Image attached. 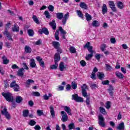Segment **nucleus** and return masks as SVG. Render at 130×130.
<instances>
[{
  "instance_id": "obj_1",
  "label": "nucleus",
  "mask_w": 130,
  "mask_h": 130,
  "mask_svg": "<svg viewBox=\"0 0 130 130\" xmlns=\"http://www.w3.org/2000/svg\"><path fill=\"white\" fill-rule=\"evenodd\" d=\"M54 60L55 64L53 65H51L50 69L51 70H56L57 69V67H58V61L60 60V55L59 53H56L54 56Z\"/></svg>"
},
{
  "instance_id": "obj_2",
  "label": "nucleus",
  "mask_w": 130,
  "mask_h": 130,
  "mask_svg": "<svg viewBox=\"0 0 130 130\" xmlns=\"http://www.w3.org/2000/svg\"><path fill=\"white\" fill-rule=\"evenodd\" d=\"M2 95L4 96L6 100L8 101V102H13V100H14V98L13 97V95L10 92H2Z\"/></svg>"
},
{
  "instance_id": "obj_3",
  "label": "nucleus",
  "mask_w": 130,
  "mask_h": 130,
  "mask_svg": "<svg viewBox=\"0 0 130 130\" xmlns=\"http://www.w3.org/2000/svg\"><path fill=\"white\" fill-rule=\"evenodd\" d=\"M10 87L13 88L15 92H19L20 91V86L17 84L16 81H14L11 83Z\"/></svg>"
},
{
  "instance_id": "obj_4",
  "label": "nucleus",
  "mask_w": 130,
  "mask_h": 130,
  "mask_svg": "<svg viewBox=\"0 0 130 130\" xmlns=\"http://www.w3.org/2000/svg\"><path fill=\"white\" fill-rule=\"evenodd\" d=\"M72 100H75L76 102H84L83 98L79 96L78 94L75 93L72 95Z\"/></svg>"
},
{
  "instance_id": "obj_5",
  "label": "nucleus",
  "mask_w": 130,
  "mask_h": 130,
  "mask_svg": "<svg viewBox=\"0 0 130 130\" xmlns=\"http://www.w3.org/2000/svg\"><path fill=\"white\" fill-rule=\"evenodd\" d=\"M99 124L104 127L105 126V121L104 117H103V115H101L99 116Z\"/></svg>"
},
{
  "instance_id": "obj_6",
  "label": "nucleus",
  "mask_w": 130,
  "mask_h": 130,
  "mask_svg": "<svg viewBox=\"0 0 130 130\" xmlns=\"http://www.w3.org/2000/svg\"><path fill=\"white\" fill-rule=\"evenodd\" d=\"M1 113L3 115H5L7 119H10L11 116L10 115V113L8 112L7 107H4V110L1 111Z\"/></svg>"
},
{
  "instance_id": "obj_7",
  "label": "nucleus",
  "mask_w": 130,
  "mask_h": 130,
  "mask_svg": "<svg viewBox=\"0 0 130 130\" xmlns=\"http://www.w3.org/2000/svg\"><path fill=\"white\" fill-rule=\"evenodd\" d=\"M60 113L62 117L61 120H62L63 122H66V121H68V119H69V117L68 116V114H67V113H66L64 111H61Z\"/></svg>"
},
{
  "instance_id": "obj_8",
  "label": "nucleus",
  "mask_w": 130,
  "mask_h": 130,
  "mask_svg": "<svg viewBox=\"0 0 130 130\" xmlns=\"http://www.w3.org/2000/svg\"><path fill=\"white\" fill-rule=\"evenodd\" d=\"M109 6L111 9V10L112 12H114V13H116L117 12V9H116V7H115V4H114V2L113 1H110L109 2Z\"/></svg>"
},
{
  "instance_id": "obj_9",
  "label": "nucleus",
  "mask_w": 130,
  "mask_h": 130,
  "mask_svg": "<svg viewBox=\"0 0 130 130\" xmlns=\"http://www.w3.org/2000/svg\"><path fill=\"white\" fill-rule=\"evenodd\" d=\"M69 18H70V13L68 12L63 16V18L62 19V25H64L66 24H67V21H68V19H69Z\"/></svg>"
},
{
  "instance_id": "obj_10",
  "label": "nucleus",
  "mask_w": 130,
  "mask_h": 130,
  "mask_svg": "<svg viewBox=\"0 0 130 130\" xmlns=\"http://www.w3.org/2000/svg\"><path fill=\"white\" fill-rule=\"evenodd\" d=\"M39 32L41 35H42L43 33L45 34V35H48V34H49V31H48V29H47L46 27L43 28L42 29H40Z\"/></svg>"
},
{
  "instance_id": "obj_11",
  "label": "nucleus",
  "mask_w": 130,
  "mask_h": 130,
  "mask_svg": "<svg viewBox=\"0 0 130 130\" xmlns=\"http://www.w3.org/2000/svg\"><path fill=\"white\" fill-rule=\"evenodd\" d=\"M3 34L6 35V37H8L9 40H11V41H13V38H12V35H11L10 32L8 31V29L5 28V31L3 32Z\"/></svg>"
},
{
  "instance_id": "obj_12",
  "label": "nucleus",
  "mask_w": 130,
  "mask_h": 130,
  "mask_svg": "<svg viewBox=\"0 0 130 130\" xmlns=\"http://www.w3.org/2000/svg\"><path fill=\"white\" fill-rule=\"evenodd\" d=\"M25 73V70L24 68H20L17 72V75L18 77H23Z\"/></svg>"
},
{
  "instance_id": "obj_13",
  "label": "nucleus",
  "mask_w": 130,
  "mask_h": 130,
  "mask_svg": "<svg viewBox=\"0 0 130 130\" xmlns=\"http://www.w3.org/2000/svg\"><path fill=\"white\" fill-rule=\"evenodd\" d=\"M90 42H88L84 46V48H87L88 51H93V46H90Z\"/></svg>"
},
{
  "instance_id": "obj_14",
  "label": "nucleus",
  "mask_w": 130,
  "mask_h": 130,
  "mask_svg": "<svg viewBox=\"0 0 130 130\" xmlns=\"http://www.w3.org/2000/svg\"><path fill=\"white\" fill-rule=\"evenodd\" d=\"M50 112L51 113V115L52 118H54V116H55V112H54V108L52 105L50 106Z\"/></svg>"
},
{
  "instance_id": "obj_15",
  "label": "nucleus",
  "mask_w": 130,
  "mask_h": 130,
  "mask_svg": "<svg viewBox=\"0 0 130 130\" xmlns=\"http://www.w3.org/2000/svg\"><path fill=\"white\" fill-rule=\"evenodd\" d=\"M49 25L52 27L53 30H55V29H56V23H55V20H54V19L49 22Z\"/></svg>"
},
{
  "instance_id": "obj_16",
  "label": "nucleus",
  "mask_w": 130,
  "mask_h": 130,
  "mask_svg": "<svg viewBox=\"0 0 130 130\" xmlns=\"http://www.w3.org/2000/svg\"><path fill=\"white\" fill-rule=\"evenodd\" d=\"M90 54H88L87 55L85 56V59L86 60H90L92 57H93V54L94 53V51H89Z\"/></svg>"
},
{
  "instance_id": "obj_17",
  "label": "nucleus",
  "mask_w": 130,
  "mask_h": 130,
  "mask_svg": "<svg viewBox=\"0 0 130 130\" xmlns=\"http://www.w3.org/2000/svg\"><path fill=\"white\" fill-rule=\"evenodd\" d=\"M117 4V7L118 9H120V10H122L123 8H124V5H123V3L120 1H118L116 3Z\"/></svg>"
},
{
  "instance_id": "obj_18",
  "label": "nucleus",
  "mask_w": 130,
  "mask_h": 130,
  "mask_svg": "<svg viewBox=\"0 0 130 130\" xmlns=\"http://www.w3.org/2000/svg\"><path fill=\"white\" fill-rule=\"evenodd\" d=\"M64 110L69 114V115H72V110L71 108L68 106H64Z\"/></svg>"
},
{
  "instance_id": "obj_19",
  "label": "nucleus",
  "mask_w": 130,
  "mask_h": 130,
  "mask_svg": "<svg viewBox=\"0 0 130 130\" xmlns=\"http://www.w3.org/2000/svg\"><path fill=\"white\" fill-rule=\"evenodd\" d=\"M29 66L32 69L36 68V63L35 62V60L34 59H30Z\"/></svg>"
},
{
  "instance_id": "obj_20",
  "label": "nucleus",
  "mask_w": 130,
  "mask_h": 130,
  "mask_svg": "<svg viewBox=\"0 0 130 130\" xmlns=\"http://www.w3.org/2000/svg\"><path fill=\"white\" fill-rule=\"evenodd\" d=\"M53 46L55 48V49H58V48L60 46V44L58 42L53 41L52 43Z\"/></svg>"
},
{
  "instance_id": "obj_21",
  "label": "nucleus",
  "mask_w": 130,
  "mask_h": 130,
  "mask_svg": "<svg viewBox=\"0 0 130 130\" xmlns=\"http://www.w3.org/2000/svg\"><path fill=\"white\" fill-rule=\"evenodd\" d=\"M96 76L99 80H101V81L104 79V74L103 73L98 72Z\"/></svg>"
},
{
  "instance_id": "obj_22",
  "label": "nucleus",
  "mask_w": 130,
  "mask_h": 130,
  "mask_svg": "<svg viewBox=\"0 0 130 130\" xmlns=\"http://www.w3.org/2000/svg\"><path fill=\"white\" fill-rule=\"evenodd\" d=\"M56 17L58 20H61L63 18V13L60 12L57 13L56 14Z\"/></svg>"
},
{
  "instance_id": "obj_23",
  "label": "nucleus",
  "mask_w": 130,
  "mask_h": 130,
  "mask_svg": "<svg viewBox=\"0 0 130 130\" xmlns=\"http://www.w3.org/2000/svg\"><path fill=\"white\" fill-rule=\"evenodd\" d=\"M59 69L61 72H63V70L66 69L64 67V63L63 62H61L59 64Z\"/></svg>"
},
{
  "instance_id": "obj_24",
  "label": "nucleus",
  "mask_w": 130,
  "mask_h": 130,
  "mask_svg": "<svg viewBox=\"0 0 130 130\" xmlns=\"http://www.w3.org/2000/svg\"><path fill=\"white\" fill-rule=\"evenodd\" d=\"M102 12L103 15L107 13V6H106V4H103Z\"/></svg>"
},
{
  "instance_id": "obj_25",
  "label": "nucleus",
  "mask_w": 130,
  "mask_h": 130,
  "mask_svg": "<svg viewBox=\"0 0 130 130\" xmlns=\"http://www.w3.org/2000/svg\"><path fill=\"white\" fill-rule=\"evenodd\" d=\"M23 102V98L21 96H17L16 98V102L17 103H21Z\"/></svg>"
},
{
  "instance_id": "obj_26",
  "label": "nucleus",
  "mask_w": 130,
  "mask_h": 130,
  "mask_svg": "<svg viewBox=\"0 0 130 130\" xmlns=\"http://www.w3.org/2000/svg\"><path fill=\"white\" fill-rule=\"evenodd\" d=\"M32 19L34 20L35 23H36V24H38V25H39L40 24V22H39V20L38 19L36 15H32Z\"/></svg>"
},
{
  "instance_id": "obj_27",
  "label": "nucleus",
  "mask_w": 130,
  "mask_h": 130,
  "mask_svg": "<svg viewBox=\"0 0 130 130\" xmlns=\"http://www.w3.org/2000/svg\"><path fill=\"white\" fill-rule=\"evenodd\" d=\"M12 31L13 32H19V26L17 25V24H15L14 25V27H12Z\"/></svg>"
},
{
  "instance_id": "obj_28",
  "label": "nucleus",
  "mask_w": 130,
  "mask_h": 130,
  "mask_svg": "<svg viewBox=\"0 0 130 130\" xmlns=\"http://www.w3.org/2000/svg\"><path fill=\"white\" fill-rule=\"evenodd\" d=\"M85 18L87 22H90L92 20V16H91V15L88 14V13H85Z\"/></svg>"
},
{
  "instance_id": "obj_29",
  "label": "nucleus",
  "mask_w": 130,
  "mask_h": 130,
  "mask_svg": "<svg viewBox=\"0 0 130 130\" xmlns=\"http://www.w3.org/2000/svg\"><path fill=\"white\" fill-rule=\"evenodd\" d=\"M80 8H82V9H84L85 10H87L88 9V6H87V4H86L84 2H81L80 4Z\"/></svg>"
},
{
  "instance_id": "obj_30",
  "label": "nucleus",
  "mask_w": 130,
  "mask_h": 130,
  "mask_svg": "<svg viewBox=\"0 0 130 130\" xmlns=\"http://www.w3.org/2000/svg\"><path fill=\"white\" fill-rule=\"evenodd\" d=\"M116 76L117 78H119V79H123L124 77L123 75L118 71L116 72Z\"/></svg>"
},
{
  "instance_id": "obj_31",
  "label": "nucleus",
  "mask_w": 130,
  "mask_h": 130,
  "mask_svg": "<svg viewBox=\"0 0 130 130\" xmlns=\"http://www.w3.org/2000/svg\"><path fill=\"white\" fill-rule=\"evenodd\" d=\"M92 25L93 27H99V26H100V24H99V22L97 20L93 21L92 23Z\"/></svg>"
},
{
  "instance_id": "obj_32",
  "label": "nucleus",
  "mask_w": 130,
  "mask_h": 130,
  "mask_svg": "<svg viewBox=\"0 0 130 130\" xmlns=\"http://www.w3.org/2000/svg\"><path fill=\"white\" fill-rule=\"evenodd\" d=\"M27 33L30 37H33L34 36V30L33 29H27Z\"/></svg>"
},
{
  "instance_id": "obj_33",
  "label": "nucleus",
  "mask_w": 130,
  "mask_h": 130,
  "mask_svg": "<svg viewBox=\"0 0 130 130\" xmlns=\"http://www.w3.org/2000/svg\"><path fill=\"white\" fill-rule=\"evenodd\" d=\"M22 115L23 117H28V115H29V110H23Z\"/></svg>"
},
{
  "instance_id": "obj_34",
  "label": "nucleus",
  "mask_w": 130,
  "mask_h": 130,
  "mask_svg": "<svg viewBox=\"0 0 130 130\" xmlns=\"http://www.w3.org/2000/svg\"><path fill=\"white\" fill-rule=\"evenodd\" d=\"M25 50L26 53H31V51H32V49L29 46H26L25 47Z\"/></svg>"
},
{
  "instance_id": "obj_35",
  "label": "nucleus",
  "mask_w": 130,
  "mask_h": 130,
  "mask_svg": "<svg viewBox=\"0 0 130 130\" xmlns=\"http://www.w3.org/2000/svg\"><path fill=\"white\" fill-rule=\"evenodd\" d=\"M100 111L101 113H102V114H104V115L107 114L106 111L105 110V109H104V108H103L102 107H100Z\"/></svg>"
},
{
  "instance_id": "obj_36",
  "label": "nucleus",
  "mask_w": 130,
  "mask_h": 130,
  "mask_svg": "<svg viewBox=\"0 0 130 130\" xmlns=\"http://www.w3.org/2000/svg\"><path fill=\"white\" fill-rule=\"evenodd\" d=\"M77 13L78 17L83 19L84 18V15L82 13V12L80 10H77Z\"/></svg>"
},
{
  "instance_id": "obj_37",
  "label": "nucleus",
  "mask_w": 130,
  "mask_h": 130,
  "mask_svg": "<svg viewBox=\"0 0 130 130\" xmlns=\"http://www.w3.org/2000/svg\"><path fill=\"white\" fill-rule=\"evenodd\" d=\"M82 94L83 97H85V98H88V93L87 92V90H82Z\"/></svg>"
},
{
  "instance_id": "obj_38",
  "label": "nucleus",
  "mask_w": 130,
  "mask_h": 130,
  "mask_svg": "<svg viewBox=\"0 0 130 130\" xmlns=\"http://www.w3.org/2000/svg\"><path fill=\"white\" fill-rule=\"evenodd\" d=\"M105 66H106L107 71H109V72H111V71L113 70V68H112V67H111L110 64H106Z\"/></svg>"
},
{
  "instance_id": "obj_39",
  "label": "nucleus",
  "mask_w": 130,
  "mask_h": 130,
  "mask_svg": "<svg viewBox=\"0 0 130 130\" xmlns=\"http://www.w3.org/2000/svg\"><path fill=\"white\" fill-rule=\"evenodd\" d=\"M44 15L47 19H50L51 16L48 11H45L44 12Z\"/></svg>"
},
{
  "instance_id": "obj_40",
  "label": "nucleus",
  "mask_w": 130,
  "mask_h": 130,
  "mask_svg": "<svg viewBox=\"0 0 130 130\" xmlns=\"http://www.w3.org/2000/svg\"><path fill=\"white\" fill-rule=\"evenodd\" d=\"M77 84L76 83V82H75V81H73L71 83V87L72 88V89H73L74 90H76V89L77 88Z\"/></svg>"
},
{
  "instance_id": "obj_41",
  "label": "nucleus",
  "mask_w": 130,
  "mask_h": 130,
  "mask_svg": "<svg viewBox=\"0 0 130 130\" xmlns=\"http://www.w3.org/2000/svg\"><path fill=\"white\" fill-rule=\"evenodd\" d=\"M59 30L60 32H61V34H63V35H66V34H67V31L63 30V29H62V27L61 26L59 27Z\"/></svg>"
},
{
  "instance_id": "obj_42",
  "label": "nucleus",
  "mask_w": 130,
  "mask_h": 130,
  "mask_svg": "<svg viewBox=\"0 0 130 130\" xmlns=\"http://www.w3.org/2000/svg\"><path fill=\"white\" fill-rule=\"evenodd\" d=\"M37 113L39 116H41V115H44V113H43V111L38 110L37 111Z\"/></svg>"
},
{
  "instance_id": "obj_43",
  "label": "nucleus",
  "mask_w": 130,
  "mask_h": 130,
  "mask_svg": "<svg viewBox=\"0 0 130 130\" xmlns=\"http://www.w3.org/2000/svg\"><path fill=\"white\" fill-rule=\"evenodd\" d=\"M69 129H75V123H72L68 125Z\"/></svg>"
},
{
  "instance_id": "obj_44",
  "label": "nucleus",
  "mask_w": 130,
  "mask_h": 130,
  "mask_svg": "<svg viewBox=\"0 0 130 130\" xmlns=\"http://www.w3.org/2000/svg\"><path fill=\"white\" fill-rule=\"evenodd\" d=\"M31 94L32 96H36L37 97H39L40 96V93L38 91H32Z\"/></svg>"
},
{
  "instance_id": "obj_45",
  "label": "nucleus",
  "mask_w": 130,
  "mask_h": 130,
  "mask_svg": "<svg viewBox=\"0 0 130 130\" xmlns=\"http://www.w3.org/2000/svg\"><path fill=\"white\" fill-rule=\"evenodd\" d=\"M29 125L33 126L34 125H35L36 124V121H35L34 120H30L29 121Z\"/></svg>"
},
{
  "instance_id": "obj_46",
  "label": "nucleus",
  "mask_w": 130,
  "mask_h": 130,
  "mask_svg": "<svg viewBox=\"0 0 130 130\" xmlns=\"http://www.w3.org/2000/svg\"><path fill=\"white\" fill-rule=\"evenodd\" d=\"M70 51L71 53H76V48L74 47H71L70 48Z\"/></svg>"
},
{
  "instance_id": "obj_47",
  "label": "nucleus",
  "mask_w": 130,
  "mask_h": 130,
  "mask_svg": "<svg viewBox=\"0 0 130 130\" xmlns=\"http://www.w3.org/2000/svg\"><path fill=\"white\" fill-rule=\"evenodd\" d=\"M32 83H34V80L32 79H28L26 81V85H30V84H32Z\"/></svg>"
},
{
  "instance_id": "obj_48",
  "label": "nucleus",
  "mask_w": 130,
  "mask_h": 130,
  "mask_svg": "<svg viewBox=\"0 0 130 130\" xmlns=\"http://www.w3.org/2000/svg\"><path fill=\"white\" fill-rule=\"evenodd\" d=\"M90 88H91V89L92 90H95V89H96V88H97V85L95 83H92L90 85Z\"/></svg>"
},
{
  "instance_id": "obj_49",
  "label": "nucleus",
  "mask_w": 130,
  "mask_h": 130,
  "mask_svg": "<svg viewBox=\"0 0 130 130\" xmlns=\"http://www.w3.org/2000/svg\"><path fill=\"white\" fill-rule=\"evenodd\" d=\"M48 9L50 12H53L54 10V7H53L52 5H49L48 7Z\"/></svg>"
},
{
  "instance_id": "obj_50",
  "label": "nucleus",
  "mask_w": 130,
  "mask_h": 130,
  "mask_svg": "<svg viewBox=\"0 0 130 130\" xmlns=\"http://www.w3.org/2000/svg\"><path fill=\"white\" fill-rule=\"evenodd\" d=\"M82 90L88 89V86L86 84H83L81 87Z\"/></svg>"
},
{
  "instance_id": "obj_51",
  "label": "nucleus",
  "mask_w": 130,
  "mask_h": 130,
  "mask_svg": "<svg viewBox=\"0 0 130 130\" xmlns=\"http://www.w3.org/2000/svg\"><path fill=\"white\" fill-rule=\"evenodd\" d=\"M94 57L96 58V59H97L98 60H100V58H101V55L99 54H96L94 55Z\"/></svg>"
},
{
  "instance_id": "obj_52",
  "label": "nucleus",
  "mask_w": 130,
  "mask_h": 130,
  "mask_svg": "<svg viewBox=\"0 0 130 130\" xmlns=\"http://www.w3.org/2000/svg\"><path fill=\"white\" fill-rule=\"evenodd\" d=\"M80 64H81V66H82V67H86L87 63H86V61H85V60H82L80 61Z\"/></svg>"
},
{
  "instance_id": "obj_53",
  "label": "nucleus",
  "mask_w": 130,
  "mask_h": 130,
  "mask_svg": "<svg viewBox=\"0 0 130 130\" xmlns=\"http://www.w3.org/2000/svg\"><path fill=\"white\" fill-rule=\"evenodd\" d=\"M106 48V45L105 44H103L101 46V50L102 51H104L105 50V49Z\"/></svg>"
},
{
  "instance_id": "obj_54",
  "label": "nucleus",
  "mask_w": 130,
  "mask_h": 130,
  "mask_svg": "<svg viewBox=\"0 0 130 130\" xmlns=\"http://www.w3.org/2000/svg\"><path fill=\"white\" fill-rule=\"evenodd\" d=\"M90 78L92 79V80H96V74L92 72V74L90 76Z\"/></svg>"
},
{
  "instance_id": "obj_55",
  "label": "nucleus",
  "mask_w": 130,
  "mask_h": 130,
  "mask_svg": "<svg viewBox=\"0 0 130 130\" xmlns=\"http://www.w3.org/2000/svg\"><path fill=\"white\" fill-rule=\"evenodd\" d=\"M102 84L103 85H109V81L108 80L103 81Z\"/></svg>"
},
{
  "instance_id": "obj_56",
  "label": "nucleus",
  "mask_w": 130,
  "mask_h": 130,
  "mask_svg": "<svg viewBox=\"0 0 130 130\" xmlns=\"http://www.w3.org/2000/svg\"><path fill=\"white\" fill-rule=\"evenodd\" d=\"M110 102H107L106 106V108H107V109H109V108H110Z\"/></svg>"
},
{
  "instance_id": "obj_57",
  "label": "nucleus",
  "mask_w": 130,
  "mask_h": 130,
  "mask_svg": "<svg viewBox=\"0 0 130 130\" xmlns=\"http://www.w3.org/2000/svg\"><path fill=\"white\" fill-rule=\"evenodd\" d=\"M86 103L87 105L88 106L90 105V98H88V97L86 98Z\"/></svg>"
},
{
  "instance_id": "obj_58",
  "label": "nucleus",
  "mask_w": 130,
  "mask_h": 130,
  "mask_svg": "<svg viewBox=\"0 0 130 130\" xmlns=\"http://www.w3.org/2000/svg\"><path fill=\"white\" fill-rule=\"evenodd\" d=\"M35 129L36 130H41V127H40V126H39V125H36L35 127H34Z\"/></svg>"
},
{
  "instance_id": "obj_59",
  "label": "nucleus",
  "mask_w": 130,
  "mask_h": 130,
  "mask_svg": "<svg viewBox=\"0 0 130 130\" xmlns=\"http://www.w3.org/2000/svg\"><path fill=\"white\" fill-rule=\"evenodd\" d=\"M36 58L39 62H40V61H42V58H41V56H38Z\"/></svg>"
},
{
  "instance_id": "obj_60",
  "label": "nucleus",
  "mask_w": 130,
  "mask_h": 130,
  "mask_svg": "<svg viewBox=\"0 0 130 130\" xmlns=\"http://www.w3.org/2000/svg\"><path fill=\"white\" fill-rule=\"evenodd\" d=\"M40 63V66L42 67V68H44V61L42 60V61L39 62Z\"/></svg>"
},
{
  "instance_id": "obj_61",
  "label": "nucleus",
  "mask_w": 130,
  "mask_h": 130,
  "mask_svg": "<svg viewBox=\"0 0 130 130\" xmlns=\"http://www.w3.org/2000/svg\"><path fill=\"white\" fill-rule=\"evenodd\" d=\"M12 69L13 70H16V69H19V67H18V66H17L16 64H14L12 66Z\"/></svg>"
},
{
  "instance_id": "obj_62",
  "label": "nucleus",
  "mask_w": 130,
  "mask_h": 130,
  "mask_svg": "<svg viewBox=\"0 0 130 130\" xmlns=\"http://www.w3.org/2000/svg\"><path fill=\"white\" fill-rule=\"evenodd\" d=\"M43 98H44V100H49V98L48 97V95L47 94H45L43 95Z\"/></svg>"
},
{
  "instance_id": "obj_63",
  "label": "nucleus",
  "mask_w": 130,
  "mask_h": 130,
  "mask_svg": "<svg viewBox=\"0 0 130 130\" xmlns=\"http://www.w3.org/2000/svg\"><path fill=\"white\" fill-rule=\"evenodd\" d=\"M36 45H40L41 44V40H39L38 41L35 42Z\"/></svg>"
},
{
  "instance_id": "obj_64",
  "label": "nucleus",
  "mask_w": 130,
  "mask_h": 130,
  "mask_svg": "<svg viewBox=\"0 0 130 130\" xmlns=\"http://www.w3.org/2000/svg\"><path fill=\"white\" fill-rule=\"evenodd\" d=\"M110 41H111V43H112L113 44H114V43H115V42H116V40H115V39L113 38H111Z\"/></svg>"
}]
</instances>
